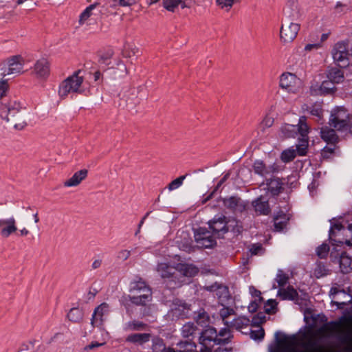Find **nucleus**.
I'll use <instances>...</instances> for the list:
<instances>
[{
  "label": "nucleus",
  "mask_w": 352,
  "mask_h": 352,
  "mask_svg": "<svg viewBox=\"0 0 352 352\" xmlns=\"http://www.w3.org/2000/svg\"><path fill=\"white\" fill-rule=\"evenodd\" d=\"M352 258L346 252L342 253L340 258V266L342 272L344 274L349 273L352 270Z\"/></svg>",
  "instance_id": "36"
},
{
  "label": "nucleus",
  "mask_w": 352,
  "mask_h": 352,
  "mask_svg": "<svg viewBox=\"0 0 352 352\" xmlns=\"http://www.w3.org/2000/svg\"><path fill=\"white\" fill-rule=\"evenodd\" d=\"M25 64L24 58L20 55L12 56L7 60L8 67L5 69L2 75L3 76L8 75L19 76L23 73V67Z\"/></svg>",
  "instance_id": "14"
},
{
  "label": "nucleus",
  "mask_w": 352,
  "mask_h": 352,
  "mask_svg": "<svg viewBox=\"0 0 352 352\" xmlns=\"http://www.w3.org/2000/svg\"><path fill=\"white\" fill-rule=\"evenodd\" d=\"M302 14L298 0H288L283 8L284 21L287 22L298 21Z\"/></svg>",
  "instance_id": "15"
},
{
  "label": "nucleus",
  "mask_w": 352,
  "mask_h": 352,
  "mask_svg": "<svg viewBox=\"0 0 352 352\" xmlns=\"http://www.w3.org/2000/svg\"><path fill=\"white\" fill-rule=\"evenodd\" d=\"M300 25L294 21H284L280 30V39L284 43H292L297 36Z\"/></svg>",
  "instance_id": "13"
},
{
  "label": "nucleus",
  "mask_w": 352,
  "mask_h": 352,
  "mask_svg": "<svg viewBox=\"0 0 352 352\" xmlns=\"http://www.w3.org/2000/svg\"><path fill=\"white\" fill-rule=\"evenodd\" d=\"M164 7L168 11L174 12L175 8H177L179 3H184V1L182 0H163L162 1Z\"/></svg>",
  "instance_id": "46"
},
{
  "label": "nucleus",
  "mask_w": 352,
  "mask_h": 352,
  "mask_svg": "<svg viewBox=\"0 0 352 352\" xmlns=\"http://www.w3.org/2000/svg\"><path fill=\"white\" fill-rule=\"evenodd\" d=\"M152 290H147L144 294H136L135 295L131 296L127 295L122 298L120 302L124 306L126 305L128 301H130L132 304L136 306L144 307V311L143 316H148L150 310V302L152 301Z\"/></svg>",
  "instance_id": "8"
},
{
  "label": "nucleus",
  "mask_w": 352,
  "mask_h": 352,
  "mask_svg": "<svg viewBox=\"0 0 352 352\" xmlns=\"http://www.w3.org/2000/svg\"><path fill=\"white\" fill-rule=\"evenodd\" d=\"M333 60L339 65H347L349 60L352 58L351 45H338L333 50Z\"/></svg>",
  "instance_id": "16"
},
{
  "label": "nucleus",
  "mask_w": 352,
  "mask_h": 352,
  "mask_svg": "<svg viewBox=\"0 0 352 352\" xmlns=\"http://www.w3.org/2000/svg\"><path fill=\"white\" fill-rule=\"evenodd\" d=\"M333 333H337L338 340L344 346L342 352H352V316L308 331L300 343L301 349L296 337L276 332V346L271 352H337L327 341Z\"/></svg>",
  "instance_id": "1"
},
{
  "label": "nucleus",
  "mask_w": 352,
  "mask_h": 352,
  "mask_svg": "<svg viewBox=\"0 0 352 352\" xmlns=\"http://www.w3.org/2000/svg\"><path fill=\"white\" fill-rule=\"evenodd\" d=\"M289 280V276L283 270H279L276 274V281L277 282L279 287L285 286Z\"/></svg>",
  "instance_id": "48"
},
{
  "label": "nucleus",
  "mask_w": 352,
  "mask_h": 352,
  "mask_svg": "<svg viewBox=\"0 0 352 352\" xmlns=\"http://www.w3.org/2000/svg\"><path fill=\"white\" fill-rule=\"evenodd\" d=\"M335 9L338 10V12L346 13L348 11L352 10V6L349 7L346 4L338 1L335 6Z\"/></svg>",
  "instance_id": "57"
},
{
  "label": "nucleus",
  "mask_w": 352,
  "mask_h": 352,
  "mask_svg": "<svg viewBox=\"0 0 352 352\" xmlns=\"http://www.w3.org/2000/svg\"><path fill=\"white\" fill-rule=\"evenodd\" d=\"M204 289L214 293L219 303L221 306L228 305L232 300L228 287L222 284L214 283L211 285L205 286Z\"/></svg>",
  "instance_id": "12"
},
{
  "label": "nucleus",
  "mask_w": 352,
  "mask_h": 352,
  "mask_svg": "<svg viewBox=\"0 0 352 352\" xmlns=\"http://www.w3.org/2000/svg\"><path fill=\"white\" fill-rule=\"evenodd\" d=\"M194 319L196 322L201 326H206L210 322V316L204 309H199L195 313Z\"/></svg>",
  "instance_id": "41"
},
{
  "label": "nucleus",
  "mask_w": 352,
  "mask_h": 352,
  "mask_svg": "<svg viewBox=\"0 0 352 352\" xmlns=\"http://www.w3.org/2000/svg\"><path fill=\"white\" fill-rule=\"evenodd\" d=\"M219 339L223 338V340L221 341L220 344H225L228 343L230 338V330L228 328L222 329L219 331V333H217Z\"/></svg>",
  "instance_id": "52"
},
{
  "label": "nucleus",
  "mask_w": 352,
  "mask_h": 352,
  "mask_svg": "<svg viewBox=\"0 0 352 352\" xmlns=\"http://www.w3.org/2000/svg\"><path fill=\"white\" fill-rule=\"evenodd\" d=\"M147 324L139 320H131L124 324V330L126 331H138L146 329Z\"/></svg>",
  "instance_id": "37"
},
{
  "label": "nucleus",
  "mask_w": 352,
  "mask_h": 352,
  "mask_svg": "<svg viewBox=\"0 0 352 352\" xmlns=\"http://www.w3.org/2000/svg\"><path fill=\"white\" fill-rule=\"evenodd\" d=\"M289 221V217L283 212H279L274 218V226L276 231H282L286 228Z\"/></svg>",
  "instance_id": "33"
},
{
  "label": "nucleus",
  "mask_w": 352,
  "mask_h": 352,
  "mask_svg": "<svg viewBox=\"0 0 352 352\" xmlns=\"http://www.w3.org/2000/svg\"><path fill=\"white\" fill-rule=\"evenodd\" d=\"M250 324V320L249 318L245 316H239L237 318L234 316L228 328H234L237 330H241L243 328L249 327Z\"/></svg>",
  "instance_id": "35"
},
{
  "label": "nucleus",
  "mask_w": 352,
  "mask_h": 352,
  "mask_svg": "<svg viewBox=\"0 0 352 352\" xmlns=\"http://www.w3.org/2000/svg\"><path fill=\"white\" fill-rule=\"evenodd\" d=\"M199 329L194 322H186L181 329V335L183 338L190 341L199 334Z\"/></svg>",
  "instance_id": "23"
},
{
  "label": "nucleus",
  "mask_w": 352,
  "mask_h": 352,
  "mask_svg": "<svg viewBox=\"0 0 352 352\" xmlns=\"http://www.w3.org/2000/svg\"><path fill=\"white\" fill-rule=\"evenodd\" d=\"M352 115L343 107H338L331 111L329 124L338 131H344L351 121Z\"/></svg>",
  "instance_id": "7"
},
{
  "label": "nucleus",
  "mask_w": 352,
  "mask_h": 352,
  "mask_svg": "<svg viewBox=\"0 0 352 352\" xmlns=\"http://www.w3.org/2000/svg\"><path fill=\"white\" fill-rule=\"evenodd\" d=\"M131 256V252L128 250H123L119 252L118 257L119 258L126 261Z\"/></svg>",
  "instance_id": "64"
},
{
  "label": "nucleus",
  "mask_w": 352,
  "mask_h": 352,
  "mask_svg": "<svg viewBox=\"0 0 352 352\" xmlns=\"http://www.w3.org/2000/svg\"><path fill=\"white\" fill-rule=\"evenodd\" d=\"M278 295L282 300H296L298 298V294L292 286H289L287 289L280 288Z\"/></svg>",
  "instance_id": "32"
},
{
  "label": "nucleus",
  "mask_w": 352,
  "mask_h": 352,
  "mask_svg": "<svg viewBox=\"0 0 352 352\" xmlns=\"http://www.w3.org/2000/svg\"><path fill=\"white\" fill-rule=\"evenodd\" d=\"M308 143V138H300L299 144L296 146V154L300 156L305 155L307 151Z\"/></svg>",
  "instance_id": "43"
},
{
  "label": "nucleus",
  "mask_w": 352,
  "mask_h": 352,
  "mask_svg": "<svg viewBox=\"0 0 352 352\" xmlns=\"http://www.w3.org/2000/svg\"><path fill=\"white\" fill-rule=\"evenodd\" d=\"M81 73L82 71L78 69L60 83L58 94L61 98H65L69 94H82L84 91V77Z\"/></svg>",
  "instance_id": "4"
},
{
  "label": "nucleus",
  "mask_w": 352,
  "mask_h": 352,
  "mask_svg": "<svg viewBox=\"0 0 352 352\" xmlns=\"http://www.w3.org/2000/svg\"><path fill=\"white\" fill-rule=\"evenodd\" d=\"M30 231L25 227L19 230L16 220L14 217L7 219H0V234L3 238H8L11 235L26 236Z\"/></svg>",
  "instance_id": "6"
},
{
  "label": "nucleus",
  "mask_w": 352,
  "mask_h": 352,
  "mask_svg": "<svg viewBox=\"0 0 352 352\" xmlns=\"http://www.w3.org/2000/svg\"><path fill=\"white\" fill-rule=\"evenodd\" d=\"M137 52L138 48L135 45H124V47L122 50V55L126 58H130L134 56Z\"/></svg>",
  "instance_id": "51"
},
{
  "label": "nucleus",
  "mask_w": 352,
  "mask_h": 352,
  "mask_svg": "<svg viewBox=\"0 0 352 352\" xmlns=\"http://www.w3.org/2000/svg\"><path fill=\"white\" fill-rule=\"evenodd\" d=\"M117 5L121 7L131 6L136 3L137 0H113Z\"/></svg>",
  "instance_id": "61"
},
{
  "label": "nucleus",
  "mask_w": 352,
  "mask_h": 352,
  "mask_svg": "<svg viewBox=\"0 0 352 352\" xmlns=\"http://www.w3.org/2000/svg\"><path fill=\"white\" fill-rule=\"evenodd\" d=\"M321 138L328 144H333L338 142V136L333 129H329L327 126L321 129Z\"/></svg>",
  "instance_id": "31"
},
{
  "label": "nucleus",
  "mask_w": 352,
  "mask_h": 352,
  "mask_svg": "<svg viewBox=\"0 0 352 352\" xmlns=\"http://www.w3.org/2000/svg\"><path fill=\"white\" fill-rule=\"evenodd\" d=\"M178 352H197L196 344L190 340L181 341L177 344Z\"/></svg>",
  "instance_id": "39"
},
{
  "label": "nucleus",
  "mask_w": 352,
  "mask_h": 352,
  "mask_svg": "<svg viewBox=\"0 0 352 352\" xmlns=\"http://www.w3.org/2000/svg\"><path fill=\"white\" fill-rule=\"evenodd\" d=\"M333 82H331L329 80H324L322 82L320 85V91L322 94H331L334 91L336 87L334 86Z\"/></svg>",
  "instance_id": "47"
},
{
  "label": "nucleus",
  "mask_w": 352,
  "mask_h": 352,
  "mask_svg": "<svg viewBox=\"0 0 352 352\" xmlns=\"http://www.w3.org/2000/svg\"><path fill=\"white\" fill-rule=\"evenodd\" d=\"M336 148V144H329V146H327L324 147V148L322 151V155L324 157H328L329 154H332L334 152Z\"/></svg>",
  "instance_id": "58"
},
{
  "label": "nucleus",
  "mask_w": 352,
  "mask_h": 352,
  "mask_svg": "<svg viewBox=\"0 0 352 352\" xmlns=\"http://www.w3.org/2000/svg\"><path fill=\"white\" fill-rule=\"evenodd\" d=\"M88 175L87 169H81L76 172L72 177L63 182L65 187H74L78 186L83 180H85Z\"/></svg>",
  "instance_id": "22"
},
{
  "label": "nucleus",
  "mask_w": 352,
  "mask_h": 352,
  "mask_svg": "<svg viewBox=\"0 0 352 352\" xmlns=\"http://www.w3.org/2000/svg\"><path fill=\"white\" fill-rule=\"evenodd\" d=\"M222 307H223L219 310V316L224 324L228 327L232 320V318L236 316V312L233 308L229 307L228 305Z\"/></svg>",
  "instance_id": "30"
},
{
  "label": "nucleus",
  "mask_w": 352,
  "mask_h": 352,
  "mask_svg": "<svg viewBox=\"0 0 352 352\" xmlns=\"http://www.w3.org/2000/svg\"><path fill=\"white\" fill-rule=\"evenodd\" d=\"M326 271L327 270L324 265L321 263H317L316 267L314 269V275L317 278H320L327 274Z\"/></svg>",
  "instance_id": "56"
},
{
  "label": "nucleus",
  "mask_w": 352,
  "mask_h": 352,
  "mask_svg": "<svg viewBox=\"0 0 352 352\" xmlns=\"http://www.w3.org/2000/svg\"><path fill=\"white\" fill-rule=\"evenodd\" d=\"M265 321V316L263 313H258L256 316L254 317L252 319V322L254 324L257 323H263Z\"/></svg>",
  "instance_id": "63"
},
{
  "label": "nucleus",
  "mask_w": 352,
  "mask_h": 352,
  "mask_svg": "<svg viewBox=\"0 0 352 352\" xmlns=\"http://www.w3.org/2000/svg\"><path fill=\"white\" fill-rule=\"evenodd\" d=\"M67 318L72 322H80L83 318V312L79 308H72L67 314Z\"/></svg>",
  "instance_id": "40"
},
{
  "label": "nucleus",
  "mask_w": 352,
  "mask_h": 352,
  "mask_svg": "<svg viewBox=\"0 0 352 352\" xmlns=\"http://www.w3.org/2000/svg\"><path fill=\"white\" fill-rule=\"evenodd\" d=\"M186 176H187V175H182V176L176 178L175 179L173 180L168 185V189L170 191H172V190H175V189L178 188L179 187H180L182 185L183 182L185 179V178L186 177Z\"/></svg>",
  "instance_id": "50"
},
{
  "label": "nucleus",
  "mask_w": 352,
  "mask_h": 352,
  "mask_svg": "<svg viewBox=\"0 0 352 352\" xmlns=\"http://www.w3.org/2000/svg\"><path fill=\"white\" fill-rule=\"evenodd\" d=\"M109 311V306L106 302H102L98 306L92 315L91 324L93 326H100L103 322V316L107 315Z\"/></svg>",
  "instance_id": "21"
},
{
  "label": "nucleus",
  "mask_w": 352,
  "mask_h": 352,
  "mask_svg": "<svg viewBox=\"0 0 352 352\" xmlns=\"http://www.w3.org/2000/svg\"><path fill=\"white\" fill-rule=\"evenodd\" d=\"M252 206L254 208L256 212L259 214L267 215L271 210L268 200L264 199L263 197H260L254 200L252 202Z\"/></svg>",
  "instance_id": "26"
},
{
  "label": "nucleus",
  "mask_w": 352,
  "mask_h": 352,
  "mask_svg": "<svg viewBox=\"0 0 352 352\" xmlns=\"http://www.w3.org/2000/svg\"><path fill=\"white\" fill-rule=\"evenodd\" d=\"M327 77L333 83H340L344 81V76L342 70L338 67H329L327 70Z\"/></svg>",
  "instance_id": "27"
},
{
  "label": "nucleus",
  "mask_w": 352,
  "mask_h": 352,
  "mask_svg": "<svg viewBox=\"0 0 352 352\" xmlns=\"http://www.w3.org/2000/svg\"><path fill=\"white\" fill-rule=\"evenodd\" d=\"M329 252V245L327 243H322L316 249V254L320 258H325L327 257Z\"/></svg>",
  "instance_id": "49"
},
{
  "label": "nucleus",
  "mask_w": 352,
  "mask_h": 352,
  "mask_svg": "<svg viewBox=\"0 0 352 352\" xmlns=\"http://www.w3.org/2000/svg\"><path fill=\"white\" fill-rule=\"evenodd\" d=\"M199 344L201 345L199 352H212L215 345H219L223 338L219 339L214 327H208L199 331Z\"/></svg>",
  "instance_id": "5"
},
{
  "label": "nucleus",
  "mask_w": 352,
  "mask_h": 352,
  "mask_svg": "<svg viewBox=\"0 0 352 352\" xmlns=\"http://www.w3.org/2000/svg\"><path fill=\"white\" fill-rule=\"evenodd\" d=\"M50 63L45 58L37 60L31 68V75L40 81H46L50 76Z\"/></svg>",
  "instance_id": "11"
},
{
  "label": "nucleus",
  "mask_w": 352,
  "mask_h": 352,
  "mask_svg": "<svg viewBox=\"0 0 352 352\" xmlns=\"http://www.w3.org/2000/svg\"><path fill=\"white\" fill-rule=\"evenodd\" d=\"M250 334L251 338L255 340H261L264 338L265 331L262 327H259L256 330H250Z\"/></svg>",
  "instance_id": "55"
},
{
  "label": "nucleus",
  "mask_w": 352,
  "mask_h": 352,
  "mask_svg": "<svg viewBox=\"0 0 352 352\" xmlns=\"http://www.w3.org/2000/svg\"><path fill=\"white\" fill-rule=\"evenodd\" d=\"M177 276L182 275L187 277L195 276L198 272L199 270L197 267L192 265L179 263L177 265Z\"/></svg>",
  "instance_id": "29"
},
{
  "label": "nucleus",
  "mask_w": 352,
  "mask_h": 352,
  "mask_svg": "<svg viewBox=\"0 0 352 352\" xmlns=\"http://www.w3.org/2000/svg\"><path fill=\"white\" fill-rule=\"evenodd\" d=\"M350 292V289H348V292H346L344 289H341L339 287H332L329 293L333 299L336 298V296L338 294L344 295L346 299L337 301L332 300L331 303L336 305L338 309H343L344 306L352 303V296Z\"/></svg>",
  "instance_id": "20"
},
{
  "label": "nucleus",
  "mask_w": 352,
  "mask_h": 352,
  "mask_svg": "<svg viewBox=\"0 0 352 352\" xmlns=\"http://www.w3.org/2000/svg\"><path fill=\"white\" fill-rule=\"evenodd\" d=\"M100 3H94L93 4L89 5L88 7L85 8V10L80 14V19L79 22L80 23L85 21L87 19H88L91 15L92 14V10L96 8Z\"/></svg>",
  "instance_id": "44"
},
{
  "label": "nucleus",
  "mask_w": 352,
  "mask_h": 352,
  "mask_svg": "<svg viewBox=\"0 0 352 352\" xmlns=\"http://www.w3.org/2000/svg\"><path fill=\"white\" fill-rule=\"evenodd\" d=\"M9 91V85L7 80H0V102L6 101L3 98Z\"/></svg>",
  "instance_id": "53"
},
{
  "label": "nucleus",
  "mask_w": 352,
  "mask_h": 352,
  "mask_svg": "<svg viewBox=\"0 0 352 352\" xmlns=\"http://www.w3.org/2000/svg\"><path fill=\"white\" fill-rule=\"evenodd\" d=\"M147 290H151L146 283L141 278H138L137 280H134L131 284L130 292H135L136 294H144Z\"/></svg>",
  "instance_id": "34"
},
{
  "label": "nucleus",
  "mask_w": 352,
  "mask_h": 352,
  "mask_svg": "<svg viewBox=\"0 0 352 352\" xmlns=\"http://www.w3.org/2000/svg\"><path fill=\"white\" fill-rule=\"evenodd\" d=\"M274 120L270 117L266 116L261 122L260 126L263 129H265V128H269L272 126Z\"/></svg>",
  "instance_id": "59"
},
{
  "label": "nucleus",
  "mask_w": 352,
  "mask_h": 352,
  "mask_svg": "<svg viewBox=\"0 0 352 352\" xmlns=\"http://www.w3.org/2000/svg\"><path fill=\"white\" fill-rule=\"evenodd\" d=\"M296 127L302 138H308L309 127L308 126V124L307 123L306 117L302 116L299 118L298 123L296 125Z\"/></svg>",
  "instance_id": "38"
},
{
  "label": "nucleus",
  "mask_w": 352,
  "mask_h": 352,
  "mask_svg": "<svg viewBox=\"0 0 352 352\" xmlns=\"http://www.w3.org/2000/svg\"><path fill=\"white\" fill-rule=\"evenodd\" d=\"M223 206L233 212H243L248 208V203L242 200L239 197L231 196L223 199Z\"/></svg>",
  "instance_id": "17"
},
{
  "label": "nucleus",
  "mask_w": 352,
  "mask_h": 352,
  "mask_svg": "<svg viewBox=\"0 0 352 352\" xmlns=\"http://www.w3.org/2000/svg\"><path fill=\"white\" fill-rule=\"evenodd\" d=\"M157 272L160 273L162 278H170L171 281L175 283V287L180 286V283L176 282L177 278V268L167 265L166 263H160L157 265Z\"/></svg>",
  "instance_id": "19"
},
{
  "label": "nucleus",
  "mask_w": 352,
  "mask_h": 352,
  "mask_svg": "<svg viewBox=\"0 0 352 352\" xmlns=\"http://www.w3.org/2000/svg\"><path fill=\"white\" fill-rule=\"evenodd\" d=\"M268 191L274 196L279 195L283 190V182L278 177H273L267 180Z\"/></svg>",
  "instance_id": "24"
},
{
  "label": "nucleus",
  "mask_w": 352,
  "mask_h": 352,
  "mask_svg": "<svg viewBox=\"0 0 352 352\" xmlns=\"http://www.w3.org/2000/svg\"><path fill=\"white\" fill-rule=\"evenodd\" d=\"M277 302L274 300H269L265 305V312L271 314L276 312Z\"/></svg>",
  "instance_id": "54"
},
{
  "label": "nucleus",
  "mask_w": 352,
  "mask_h": 352,
  "mask_svg": "<svg viewBox=\"0 0 352 352\" xmlns=\"http://www.w3.org/2000/svg\"><path fill=\"white\" fill-rule=\"evenodd\" d=\"M279 86L289 93L297 94L302 89V82L294 74L285 72L280 76Z\"/></svg>",
  "instance_id": "9"
},
{
  "label": "nucleus",
  "mask_w": 352,
  "mask_h": 352,
  "mask_svg": "<svg viewBox=\"0 0 352 352\" xmlns=\"http://www.w3.org/2000/svg\"><path fill=\"white\" fill-rule=\"evenodd\" d=\"M173 318H186L189 314V307L185 303H173L170 311Z\"/></svg>",
  "instance_id": "25"
},
{
  "label": "nucleus",
  "mask_w": 352,
  "mask_h": 352,
  "mask_svg": "<svg viewBox=\"0 0 352 352\" xmlns=\"http://www.w3.org/2000/svg\"><path fill=\"white\" fill-rule=\"evenodd\" d=\"M151 338V334L148 333H132L126 338V341L135 344L142 345Z\"/></svg>",
  "instance_id": "28"
},
{
  "label": "nucleus",
  "mask_w": 352,
  "mask_h": 352,
  "mask_svg": "<svg viewBox=\"0 0 352 352\" xmlns=\"http://www.w3.org/2000/svg\"><path fill=\"white\" fill-rule=\"evenodd\" d=\"M209 228L214 236L221 238L228 232L239 234L242 231L241 223L236 219H227L225 216L214 217L208 222Z\"/></svg>",
  "instance_id": "3"
},
{
  "label": "nucleus",
  "mask_w": 352,
  "mask_h": 352,
  "mask_svg": "<svg viewBox=\"0 0 352 352\" xmlns=\"http://www.w3.org/2000/svg\"><path fill=\"white\" fill-rule=\"evenodd\" d=\"M195 241L197 246L200 248H210L216 245V236L212 232L205 228H199L195 230Z\"/></svg>",
  "instance_id": "10"
},
{
  "label": "nucleus",
  "mask_w": 352,
  "mask_h": 352,
  "mask_svg": "<svg viewBox=\"0 0 352 352\" xmlns=\"http://www.w3.org/2000/svg\"><path fill=\"white\" fill-rule=\"evenodd\" d=\"M296 155L295 149L291 148L285 150L280 155V159L284 162H289L292 161L296 157Z\"/></svg>",
  "instance_id": "45"
},
{
  "label": "nucleus",
  "mask_w": 352,
  "mask_h": 352,
  "mask_svg": "<svg viewBox=\"0 0 352 352\" xmlns=\"http://www.w3.org/2000/svg\"><path fill=\"white\" fill-rule=\"evenodd\" d=\"M21 103L14 99L0 102V118L14 129L22 130L27 126Z\"/></svg>",
  "instance_id": "2"
},
{
  "label": "nucleus",
  "mask_w": 352,
  "mask_h": 352,
  "mask_svg": "<svg viewBox=\"0 0 352 352\" xmlns=\"http://www.w3.org/2000/svg\"><path fill=\"white\" fill-rule=\"evenodd\" d=\"M216 2L218 6L223 8L224 7H232L234 0H216Z\"/></svg>",
  "instance_id": "62"
},
{
  "label": "nucleus",
  "mask_w": 352,
  "mask_h": 352,
  "mask_svg": "<svg viewBox=\"0 0 352 352\" xmlns=\"http://www.w3.org/2000/svg\"><path fill=\"white\" fill-rule=\"evenodd\" d=\"M250 250L252 255H257L263 252V248L261 244H253Z\"/></svg>",
  "instance_id": "60"
},
{
  "label": "nucleus",
  "mask_w": 352,
  "mask_h": 352,
  "mask_svg": "<svg viewBox=\"0 0 352 352\" xmlns=\"http://www.w3.org/2000/svg\"><path fill=\"white\" fill-rule=\"evenodd\" d=\"M319 32L316 31L315 32L311 33L309 37L311 42H314V44H321L326 41L327 38L329 37L331 34V32L329 31L326 33H322L320 36H319Z\"/></svg>",
  "instance_id": "42"
},
{
  "label": "nucleus",
  "mask_w": 352,
  "mask_h": 352,
  "mask_svg": "<svg viewBox=\"0 0 352 352\" xmlns=\"http://www.w3.org/2000/svg\"><path fill=\"white\" fill-rule=\"evenodd\" d=\"M252 168L256 174L262 177H265L271 173H277L280 170L279 166L276 163L266 166L262 160H256L252 165Z\"/></svg>",
  "instance_id": "18"
}]
</instances>
